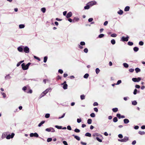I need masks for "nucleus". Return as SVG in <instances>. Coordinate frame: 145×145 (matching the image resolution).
Returning a JSON list of instances; mask_svg holds the SVG:
<instances>
[{"mask_svg":"<svg viewBox=\"0 0 145 145\" xmlns=\"http://www.w3.org/2000/svg\"><path fill=\"white\" fill-rule=\"evenodd\" d=\"M85 136L90 137L91 136V135L90 133H87L85 134Z\"/></svg>","mask_w":145,"mask_h":145,"instance_id":"27","label":"nucleus"},{"mask_svg":"<svg viewBox=\"0 0 145 145\" xmlns=\"http://www.w3.org/2000/svg\"><path fill=\"white\" fill-rule=\"evenodd\" d=\"M129 38V37L127 35L126 37L123 36L121 37L120 40L123 42H127Z\"/></svg>","mask_w":145,"mask_h":145,"instance_id":"2","label":"nucleus"},{"mask_svg":"<svg viewBox=\"0 0 145 145\" xmlns=\"http://www.w3.org/2000/svg\"><path fill=\"white\" fill-rule=\"evenodd\" d=\"M132 80L134 82H137V78H133L132 79Z\"/></svg>","mask_w":145,"mask_h":145,"instance_id":"44","label":"nucleus"},{"mask_svg":"<svg viewBox=\"0 0 145 145\" xmlns=\"http://www.w3.org/2000/svg\"><path fill=\"white\" fill-rule=\"evenodd\" d=\"M93 136L94 137L96 136H99V134L97 133H95L93 135Z\"/></svg>","mask_w":145,"mask_h":145,"instance_id":"45","label":"nucleus"},{"mask_svg":"<svg viewBox=\"0 0 145 145\" xmlns=\"http://www.w3.org/2000/svg\"><path fill=\"white\" fill-rule=\"evenodd\" d=\"M1 93L2 95L3 96V97L4 98H5L6 97V95L5 93L3 92H1Z\"/></svg>","mask_w":145,"mask_h":145,"instance_id":"52","label":"nucleus"},{"mask_svg":"<svg viewBox=\"0 0 145 145\" xmlns=\"http://www.w3.org/2000/svg\"><path fill=\"white\" fill-rule=\"evenodd\" d=\"M14 135L15 134L14 133H12L11 135L10 134V138H13L14 136Z\"/></svg>","mask_w":145,"mask_h":145,"instance_id":"28","label":"nucleus"},{"mask_svg":"<svg viewBox=\"0 0 145 145\" xmlns=\"http://www.w3.org/2000/svg\"><path fill=\"white\" fill-rule=\"evenodd\" d=\"M130 7L129 6H127L124 9V11H127L129 10Z\"/></svg>","mask_w":145,"mask_h":145,"instance_id":"15","label":"nucleus"},{"mask_svg":"<svg viewBox=\"0 0 145 145\" xmlns=\"http://www.w3.org/2000/svg\"><path fill=\"white\" fill-rule=\"evenodd\" d=\"M139 44L140 46H142L144 44V42L142 41H140L139 43Z\"/></svg>","mask_w":145,"mask_h":145,"instance_id":"58","label":"nucleus"},{"mask_svg":"<svg viewBox=\"0 0 145 145\" xmlns=\"http://www.w3.org/2000/svg\"><path fill=\"white\" fill-rule=\"evenodd\" d=\"M58 72L61 74H62L63 72V71L61 69H59L58 70Z\"/></svg>","mask_w":145,"mask_h":145,"instance_id":"57","label":"nucleus"},{"mask_svg":"<svg viewBox=\"0 0 145 145\" xmlns=\"http://www.w3.org/2000/svg\"><path fill=\"white\" fill-rule=\"evenodd\" d=\"M72 13L71 12H69L67 14L66 17L67 18H69L72 16Z\"/></svg>","mask_w":145,"mask_h":145,"instance_id":"7","label":"nucleus"},{"mask_svg":"<svg viewBox=\"0 0 145 145\" xmlns=\"http://www.w3.org/2000/svg\"><path fill=\"white\" fill-rule=\"evenodd\" d=\"M137 89H135L134 90V92H133V94L134 95H136L137 93Z\"/></svg>","mask_w":145,"mask_h":145,"instance_id":"51","label":"nucleus"},{"mask_svg":"<svg viewBox=\"0 0 145 145\" xmlns=\"http://www.w3.org/2000/svg\"><path fill=\"white\" fill-rule=\"evenodd\" d=\"M136 73H137L140 71V69L138 68L137 67L135 69Z\"/></svg>","mask_w":145,"mask_h":145,"instance_id":"17","label":"nucleus"},{"mask_svg":"<svg viewBox=\"0 0 145 145\" xmlns=\"http://www.w3.org/2000/svg\"><path fill=\"white\" fill-rule=\"evenodd\" d=\"M41 10L43 13H44L46 11V8L45 7L42 8L41 9Z\"/></svg>","mask_w":145,"mask_h":145,"instance_id":"16","label":"nucleus"},{"mask_svg":"<svg viewBox=\"0 0 145 145\" xmlns=\"http://www.w3.org/2000/svg\"><path fill=\"white\" fill-rule=\"evenodd\" d=\"M90 8V6L89 5V4L87 3L86 5L84 7V9H88Z\"/></svg>","mask_w":145,"mask_h":145,"instance_id":"14","label":"nucleus"},{"mask_svg":"<svg viewBox=\"0 0 145 145\" xmlns=\"http://www.w3.org/2000/svg\"><path fill=\"white\" fill-rule=\"evenodd\" d=\"M118 137L119 138H122L123 137V136L121 134H119V135H118Z\"/></svg>","mask_w":145,"mask_h":145,"instance_id":"62","label":"nucleus"},{"mask_svg":"<svg viewBox=\"0 0 145 145\" xmlns=\"http://www.w3.org/2000/svg\"><path fill=\"white\" fill-rule=\"evenodd\" d=\"M79 20V18L78 17H74L73 20V22H77Z\"/></svg>","mask_w":145,"mask_h":145,"instance_id":"12","label":"nucleus"},{"mask_svg":"<svg viewBox=\"0 0 145 145\" xmlns=\"http://www.w3.org/2000/svg\"><path fill=\"white\" fill-rule=\"evenodd\" d=\"M74 131L76 133H78L80 132V131L79 129L77 128H76L74 129Z\"/></svg>","mask_w":145,"mask_h":145,"instance_id":"39","label":"nucleus"},{"mask_svg":"<svg viewBox=\"0 0 145 145\" xmlns=\"http://www.w3.org/2000/svg\"><path fill=\"white\" fill-rule=\"evenodd\" d=\"M17 49L20 52H22L23 50V48L21 46L18 47V48Z\"/></svg>","mask_w":145,"mask_h":145,"instance_id":"10","label":"nucleus"},{"mask_svg":"<svg viewBox=\"0 0 145 145\" xmlns=\"http://www.w3.org/2000/svg\"><path fill=\"white\" fill-rule=\"evenodd\" d=\"M117 34L116 33H113L111 35V36L112 37H115L117 36Z\"/></svg>","mask_w":145,"mask_h":145,"instance_id":"43","label":"nucleus"},{"mask_svg":"<svg viewBox=\"0 0 145 145\" xmlns=\"http://www.w3.org/2000/svg\"><path fill=\"white\" fill-rule=\"evenodd\" d=\"M67 129L69 130H72L71 128L70 125L68 126H67Z\"/></svg>","mask_w":145,"mask_h":145,"instance_id":"59","label":"nucleus"},{"mask_svg":"<svg viewBox=\"0 0 145 145\" xmlns=\"http://www.w3.org/2000/svg\"><path fill=\"white\" fill-rule=\"evenodd\" d=\"M7 136L6 138L7 139H9V135H7V133L5 132L3 133L2 136V139H3L6 137Z\"/></svg>","mask_w":145,"mask_h":145,"instance_id":"3","label":"nucleus"},{"mask_svg":"<svg viewBox=\"0 0 145 145\" xmlns=\"http://www.w3.org/2000/svg\"><path fill=\"white\" fill-rule=\"evenodd\" d=\"M30 136L31 137H38L39 136L38 134L36 133H31L30 134Z\"/></svg>","mask_w":145,"mask_h":145,"instance_id":"4","label":"nucleus"},{"mask_svg":"<svg viewBox=\"0 0 145 145\" xmlns=\"http://www.w3.org/2000/svg\"><path fill=\"white\" fill-rule=\"evenodd\" d=\"M80 98L81 100L84 99L85 98V96L84 95H81Z\"/></svg>","mask_w":145,"mask_h":145,"instance_id":"38","label":"nucleus"},{"mask_svg":"<svg viewBox=\"0 0 145 145\" xmlns=\"http://www.w3.org/2000/svg\"><path fill=\"white\" fill-rule=\"evenodd\" d=\"M96 139L98 140L99 142H102V140L101 139H100L98 137H96Z\"/></svg>","mask_w":145,"mask_h":145,"instance_id":"49","label":"nucleus"},{"mask_svg":"<svg viewBox=\"0 0 145 145\" xmlns=\"http://www.w3.org/2000/svg\"><path fill=\"white\" fill-rule=\"evenodd\" d=\"M77 122L78 123H80V122H81V121H82V120H81V118H78L77 119Z\"/></svg>","mask_w":145,"mask_h":145,"instance_id":"55","label":"nucleus"},{"mask_svg":"<svg viewBox=\"0 0 145 145\" xmlns=\"http://www.w3.org/2000/svg\"><path fill=\"white\" fill-rule=\"evenodd\" d=\"M90 116L93 118H94L95 116V114L94 113H92L90 114Z\"/></svg>","mask_w":145,"mask_h":145,"instance_id":"46","label":"nucleus"},{"mask_svg":"<svg viewBox=\"0 0 145 145\" xmlns=\"http://www.w3.org/2000/svg\"><path fill=\"white\" fill-rule=\"evenodd\" d=\"M30 64V63H28L26 65H25L24 63H22L21 65L22 69L24 70H25L27 69H28L29 67Z\"/></svg>","mask_w":145,"mask_h":145,"instance_id":"1","label":"nucleus"},{"mask_svg":"<svg viewBox=\"0 0 145 145\" xmlns=\"http://www.w3.org/2000/svg\"><path fill=\"white\" fill-rule=\"evenodd\" d=\"M51 132H55L54 129L52 127H50Z\"/></svg>","mask_w":145,"mask_h":145,"instance_id":"60","label":"nucleus"},{"mask_svg":"<svg viewBox=\"0 0 145 145\" xmlns=\"http://www.w3.org/2000/svg\"><path fill=\"white\" fill-rule=\"evenodd\" d=\"M104 35H105L104 34H100L98 36V38H103V37H104Z\"/></svg>","mask_w":145,"mask_h":145,"instance_id":"34","label":"nucleus"},{"mask_svg":"<svg viewBox=\"0 0 145 145\" xmlns=\"http://www.w3.org/2000/svg\"><path fill=\"white\" fill-rule=\"evenodd\" d=\"M100 70L98 68H97L95 70L96 73L97 74H98L100 72Z\"/></svg>","mask_w":145,"mask_h":145,"instance_id":"33","label":"nucleus"},{"mask_svg":"<svg viewBox=\"0 0 145 145\" xmlns=\"http://www.w3.org/2000/svg\"><path fill=\"white\" fill-rule=\"evenodd\" d=\"M123 142H126L129 140V137H127L125 136L124 138L122 139Z\"/></svg>","mask_w":145,"mask_h":145,"instance_id":"8","label":"nucleus"},{"mask_svg":"<svg viewBox=\"0 0 145 145\" xmlns=\"http://www.w3.org/2000/svg\"><path fill=\"white\" fill-rule=\"evenodd\" d=\"M63 143L64 145H68L67 142L65 141H63Z\"/></svg>","mask_w":145,"mask_h":145,"instance_id":"63","label":"nucleus"},{"mask_svg":"<svg viewBox=\"0 0 145 145\" xmlns=\"http://www.w3.org/2000/svg\"><path fill=\"white\" fill-rule=\"evenodd\" d=\"M55 127L58 129H61L62 128V127L61 126H59L58 125H56Z\"/></svg>","mask_w":145,"mask_h":145,"instance_id":"41","label":"nucleus"},{"mask_svg":"<svg viewBox=\"0 0 145 145\" xmlns=\"http://www.w3.org/2000/svg\"><path fill=\"white\" fill-rule=\"evenodd\" d=\"M52 138H48L47 139V142H50L51 141H52Z\"/></svg>","mask_w":145,"mask_h":145,"instance_id":"50","label":"nucleus"},{"mask_svg":"<svg viewBox=\"0 0 145 145\" xmlns=\"http://www.w3.org/2000/svg\"><path fill=\"white\" fill-rule=\"evenodd\" d=\"M24 61V60H23V61H20L17 64V67H18L19 66L20 64L22 63H23V62Z\"/></svg>","mask_w":145,"mask_h":145,"instance_id":"31","label":"nucleus"},{"mask_svg":"<svg viewBox=\"0 0 145 145\" xmlns=\"http://www.w3.org/2000/svg\"><path fill=\"white\" fill-rule=\"evenodd\" d=\"M68 85L66 84H65L63 85V88L64 89H67Z\"/></svg>","mask_w":145,"mask_h":145,"instance_id":"29","label":"nucleus"},{"mask_svg":"<svg viewBox=\"0 0 145 145\" xmlns=\"http://www.w3.org/2000/svg\"><path fill=\"white\" fill-rule=\"evenodd\" d=\"M45 122V121H41L38 125V126L39 127H40L43 124H44Z\"/></svg>","mask_w":145,"mask_h":145,"instance_id":"21","label":"nucleus"},{"mask_svg":"<svg viewBox=\"0 0 145 145\" xmlns=\"http://www.w3.org/2000/svg\"><path fill=\"white\" fill-rule=\"evenodd\" d=\"M93 18H90L88 20V21L89 22H91L93 20Z\"/></svg>","mask_w":145,"mask_h":145,"instance_id":"64","label":"nucleus"},{"mask_svg":"<svg viewBox=\"0 0 145 145\" xmlns=\"http://www.w3.org/2000/svg\"><path fill=\"white\" fill-rule=\"evenodd\" d=\"M85 43L84 41L81 42H80V45L81 46H84L85 45Z\"/></svg>","mask_w":145,"mask_h":145,"instance_id":"47","label":"nucleus"},{"mask_svg":"<svg viewBox=\"0 0 145 145\" xmlns=\"http://www.w3.org/2000/svg\"><path fill=\"white\" fill-rule=\"evenodd\" d=\"M47 59H48V57L47 56H45L44 57V63H46V61H47Z\"/></svg>","mask_w":145,"mask_h":145,"instance_id":"37","label":"nucleus"},{"mask_svg":"<svg viewBox=\"0 0 145 145\" xmlns=\"http://www.w3.org/2000/svg\"><path fill=\"white\" fill-rule=\"evenodd\" d=\"M50 116V114L48 113L46 114H45V117L46 118H48Z\"/></svg>","mask_w":145,"mask_h":145,"instance_id":"40","label":"nucleus"},{"mask_svg":"<svg viewBox=\"0 0 145 145\" xmlns=\"http://www.w3.org/2000/svg\"><path fill=\"white\" fill-rule=\"evenodd\" d=\"M133 42L129 41L128 42V44L129 45L131 46L133 45Z\"/></svg>","mask_w":145,"mask_h":145,"instance_id":"42","label":"nucleus"},{"mask_svg":"<svg viewBox=\"0 0 145 145\" xmlns=\"http://www.w3.org/2000/svg\"><path fill=\"white\" fill-rule=\"evenodd\" d=\"M72 136L74 137V138H76L78 140H80V138L78 136L75 135H72Z\"/></svg>","mask_w":145,"mask_h":145,"instance_id":"11","label":"nucleus"},{"mask_svg":"<svg viewBox=\"0 0 145 145\" xmlns=\"http://www.w3.org/2000/svg\"><path fill=\"white\" fill-rule=\"evenodd\" d=\"M89 76V74H88V73H86L84 76V78H88Z\"/></svg>","mask_w":145,"mask_h":145,"instance_id":"32","label":"nucleus"},{"mask_svg":"<svg viewBox=\"0 0 145 145\" xmlns=\"http://www.w3.org/2000/svg\"><path fill=\"white\" fill-rule=\"evenodd\" d=\"M123 66L126 68H128L129 67L128 65L126 63H123Z\"/></svg>","mask_w":145,"mask_h":145,"instance_id":"23","label":"nucleus"},{"mask_svg":"<svg viewBox=\"0 0 145 145\" xmlns=\"http://www.w3.org/2000/svg\"><path fill=\"white\" fill-rule=\"evenodd\" d=\"M52 90V89L51 88H49L46 89L45 91H44L46 93H47L49 91H51Z\"/></svg>","mask_w":145,"mask_h":145,"instance_id":"18","label":"nucleus"},{"mask_svg":"<svg viewBox=\"0 0 145 145\" xmlns=\"http://www.w3.org/2000/svg\"><path fill=\"white\" fill-rule=\"evenodd\" d=\"M123 121L125 124H127L129 122V120L127 119H125L123 120Z\"/></svg>","mask_w":145,"mask_h":145,"instance_id":"13","label":"nucleus"},{"mask_svg":"<svg viewBox=\"0 0 145 145\" xmlns=\"http://www.w3.org/2000/svg\"><path fill=\"white\" fill-rule=\"evenodd\" d=\"M111 42L112 44L114 45L115 44L116 42L114 39H113L111 40Z\"/></svg>","mask_w":145,"mask_h":145,"instance_id":"35","label":"nucleus"},{"mask_svg":"<svg viewBox=\"0 0 145 145\" xmlns=\"http://www.w3.org/2000/svg\"><path fill=\"white\" fill-rule=\"evenodd\" d=\"M118 13L119 14L121 15L123 14V12L122 10H120L118 11Z\"/></svg>","mask_w":145,"mask_h":145,"instance_id":"25","label":"nucleus"},{"mask_svg":"<svg viewBox=\"0 0 145 145\" xmlns=\"http://www.w3.org/2000/svg\"><path fill=\"white\" fill-rule=\"evenodd\" d=\"M139 50V48L137 47H135L133 48V50L135 52H137Z\"/></svg>","mask_w":145,"mask_h":145,"instance_id":"19","label":"nucleus"},{"mask_svg":"<svg viewBox=\"0 0 145 145\" xmlns=\"http://www.w3.org/2000/svg\"><path fill=\"white\" fill-rule=\"evenodd\" d=\"M88 3L89 4L90 7H91L93 5H96L97 3V2L95 1H92L89 2Z\"/></svg>","mask_w":145,"mask_h":145,"instance_id":"6","label":"nucleus"},{"mask_svg":"<svg viewBox=\"0 0 145 145\" xmlns=\"http://www.w3.org/2000/svg\"><path fill=\"white\" fill-rule=\"evenodd\" d=\"M116 116L119 119H120L121 117V114H118L116 115Z\"/></svg>","mask_w":145,"mask_h":145,"instance_id":"56","label":"nucleus"},{"mask_svg":"<svg viewBox=\"0 0 145 145\" xmlns=\"http://www.w3.org/2000/svg\"><path fill=\"white\" fill-rule=\"evenodd\" d=\"M132 105H136L137 104V102L136 101H134L132 102Z\"/></svg>","mask_w":145,"mask_h":145,"instance_id":"26","label":"nucleus"},{"mask_svg":"<svg viewBox=\"0 0 145 145\" xmlns=\"http://www.w3.org/2000/svg\"><path fill=\"white\" fill-rule=\"evenodd\" d=\"M92 120L91 119H89L87 120V123L88 124H90L91 123Z\"/></svg>","mask_w":145,"mask_h":145,"instance_id":"22","label":"nucleus"},{"mask_svg":"<svg viewBox=\"0 0 145 145\" xmlns=\"http://www.w3.org/2000/svg\"><path fill=\"white\" fill-rule=\"evenodd\" d=\"M84 51L85 53H87L88 52V50L87 48H86L84 49Z\"/></svg>","mask_w":145,"mask_h":145,"instance_id":"54","label":"nucleus"},{"mask_svg":"<svg viewBox=\"0 0 145 145\" xmlns=\"http://www.w3.org/2000/svg\"><path fill=\"white\" fill-rule=\"evenodd\" d=\"M34 58L35 59H36L39 60V61H40V59L39 57H37V56H34Z\"/></svg>","mask_w":145,"mask_h":145,"instance_id":"53","label":"nucleus"},{"mask_svg":"<svg viewBox=\"0 0 145 145\" xmlns=\"http://www.w3.org/2000/svg\"><path fill=\"white\" fill-rule=\"evenodd\" d=\"M138 133L140 135H142L145 134V132L144 131H139L138 132Z\"/></svg>","mask_w":145,"mask_h":145,"instance_id":"30","label":"nucleus"},{"mask_svg":"<svg viewBox=\"0 0 145 145\" xmlns=\"http://www.w3.org/2000/svg\"><path fill=\"white\" fill-rule=\"evenodd\" d=\"M118 120V119L116 117H115L113 119V121L114 122H117Z\"/></svg>","mask_w":145,"mask_h":145,"instance_id":"36","label":"nucleus"},{"mask_svg":"<svg viewBox=\"0 0 145 145\" xmlns=\"http://www.w3.org/2000/svg\"><path fill=\"white\" fill-rule=\"evenodd\" d=\"M118 108H113L112 109V111L114 112H117L118 111Z\"/></svg>","mask_w":145,"mask_h":145,"instance_id":"20","label":"nucleus"},{"mask_svg":"<svg viewBox=\"0 0 145 145\" xmlns=\"http://www.w3.org/2000/svg\"><path fill=\"white\" fill-rule=\"evenodd\" d=\"M46 94L47 93L45 92L44 91L41 93V94L40 95L39 98L40 99L42 97H44Z\"/></svg>","mask_w":145,"mask_h":145,"instance_id":"9","label":"nucleus"},{"mask_svg":"<svg viewBox=\"0 0 145 145\" xmlns=\"http://www.w3.org/2000/svg\"><path fill=\"white\" fill-rule=\"evenodd\" d=\"M121 80H118V81L117 82V83L116 84L117 85H118L121 83Z\"/></svg>","mask_w":145,"mask_h":145,"instance_id":"48","label":"nucleus"},{"mask_svg":"<svg viewBox=\"0 0 145 145\" xmlns=\"http://www.w3.org/2000/svg\"><path fill=\"white\" fill-rule=\"evenodd\" d=\"M134 69H129V71L131 72H132L134 71Z\"/></svg>","mask_w":145,"mask_h":145,"instance_id":"61","label":"nucleus"},{"mask_svg":"<svg viewBox=\"0 0 145 145\" xmlns=\"http://www.w3.org/2000/svg\"><path fill=\"white\" fill-rule=\"evenodd\" d=\"M25 27V25L24 24H21L19 25V27L20 29L23 28Z\"/></svg>","mask_w":145,"mask_h":145,"instance_id":"24","label":"nucleus"},{"mask_svg":"<svg viewBox=\"0 0 145 145\" xmlns=\"http://www.w3.org/2000/svg\"><path fill=\"white\" fill-rule=\"evenodd\" d=\"M24 52L26 53H28L29 52V48L27 46H25L23 49Z\"/></svg>","mask_w":145,"mask_h":145,"instance_id":"5","label":"nucleus"}]
</instances>
